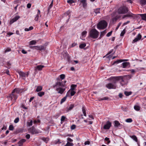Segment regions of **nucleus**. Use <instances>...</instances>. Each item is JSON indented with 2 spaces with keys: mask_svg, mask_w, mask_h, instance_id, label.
Returning a JSON list of instances; mask_svg holds the SVG:
<instances>
[{
  "mask_svg": "<svg viewBox=\"0 0 146 146\" xmlns=\"http://www.w3.org/2000/svg\"><path fill=\"white\" fill-rule=\"evenodd\" d=\"M129 63L128 62H124L122 63V66L123 68H125L129 66Z\"/></svg>",
  "mask_w": 146,
  "mask_h": 146,
  "instance_id": "17",
  "label": "nucleus"
},
{
  "mask_svg": "<svg viewBox=\"0 0 146 146\" xmlns=\"http://www.w3.org/2000/svg\"><path fill=\"white\" fill-rule=\"evenodd\" d=\"M122 61L121 60H118L116 61H115V62H114L113 63V65H114L115 64H118L119 63L121 62Z\"/></svg>",
  "mask_w": 146,
  "mask_h": 146,
  "instance_id": "39",
  "label": "nucleus"
},
{
  "mask_svg": "<svg viewBox=\"0 0 146 146\" xmlns=\"http://www.w3.org/2000/svg\"><path fill=\"white\" fill-rule=\"evenodd\" d=\"M125 121L127 123L131 122L133 120L131 118H128L126 119Z\"/></svg>",
  "mask_w": 146,
  "mask_h": 146,
  "instance_id": "45",
  "label": "nucleus"
},
{
  "mask_svg": "<svg viewBox=\"0 0 146 146\" xmlns=\"http://www.w3.org/2000/svg\"><path fill=\"white\" fill-rule=\"evenodd\" d=\"M33 123V121L32 120H31L30 122H27V125L29 126H30L32 125Z\"/></svg>",
  "mask_w": 146,
  "mask_h": 146,
  "instance_id": "38",
  "label": "nucleus"
},
{
  "mask_svg": "<svg viewBox=\"0 0 146 146\" xmlns=\"http://www.w3.org/2000/svg\"><path fill=\"white\" fill-rule=\"evenodd\" d=\"M70 92V94L71 96H72L74 95L75 94L76 92L73 90H71Z\"/></svg>",
  "mask_w": 146,
  "mask_h": 146,
  "instance_id": "44",
  "label": "nucleus"
},
{
  "mask_svg": "<svg viewBox=\"0 0 146 146\" xmlns=\"http://www.w3.org/2000/svg\"><path fill=\"white\" fill-rule=\"evenodd\" d=\"M40 121L39 119H37V120H35L34 121L33 123L34 124H36L37 123H40Z\"/></svg>",
  "mask_w": 146,
  "mask_h": 146,
  "instance_id": "49",
  "label": "nucleus"
},
{
  "mask_svg": "<svg viewBox=\"0 0 146 146\" xmlns=\"http://www.w3.org/2000/svg\"><path fill=\"white\" fill-rule=\"evenodd\" d=\"M121 109L124 111H126L127 110V108H123V107H121Z\"/></svg>",
  "mask_w": 146,
  "mask_h": 146,
  "instance_id": "64",
  "label": "nucleus"
},
{
  "mask_svg": "<svg viewBox=\"0 0 146 146\" xmlns=\"http://www.w3.org/2000/svg\"><path fill=\"white\" fill-rule=\"evenodd\" d=\"M19 121V117H17L15 119V120H14V122L15 123H17Z\"/></svg>",
  "mask_w": 146,
  "mask_h": 146,
  "instance_id": "52",
  "label": "nucleus"
},
{
  "mask_svg": "<svg viewBox=\"0 0 146 146\" xmlns=\"http://www.w3.org/2000/svg\"><path fill=\"white\" fill-rule=\"evenodd\" d=\"M74 144L73 143H70L68 141L67 143L65 145V146H73Z\"/></svg>",
  "mask_w": 146,
  "mask_h": 146,
  "instance_id": "35",
  "label": "nucleus"
},
{
  "mask_svg": "<svg viewBox=\"0 0 146 146\" xmlns=\"http://www.w3.org/2000/svg\"><path fill=\"white\" fill-rule=\"evenodd\" d=\"M54 88H56V90L57 92V93L60 94H62L65 91L66 88H63L64 87V84L63 83V82L59 78H56V81L52 86Z\"/></svg>",
  "mask_w": 146,
  "mask_h": 146,
  "instance_id": "1",
  "label": "nucleus"
},
{
  "mask_svg": "<svg viewBox=\"0 0 146 146\" xmlns=\"http://www.w3.org/2000/svg\"><path fill=\"white\" fill-rule=\"evenodd\" d=\"M26 141V140L25 139H22L18 142V144L19 146H22L23 144Z\"/></svg>",
  "mask_w": 146,
  "mask_h": 146,
  "instance_id": "15",
  "label": "nucleus"
},
{
  "mask_svg": "<svg viewBox=\"0 0 146 146\" xmlns=\"http://www.w3.org/2000/svg\"><path fill=\"white\" fill-rule=\"evenodd\" d=\"M7 67H6L8 68H11V64L9 62H7Z\"/></svg>",
  "mask_w": 146,
  "mask_h": 146,
  "instance_id": "41",
  "label": "nucleus"
},
{
  "mask_svg": "<svg viewBox=\"0 0 146 146\" xmlns=\"http://www.w3.org/2000/svg\"><path fill=\"white\" fill-rule=\"evenodd\" d=\"M99 32L95 29H92L89 33V36L90 37L95 39L97 38L99 36Z\"/></svg>",
  "mask_w": 146,
  "mask_h": 146,
  "instance_id": "3",
  "label": "nucleus"
},
{
  "mask_svg": "<svg viewBox=\"0 0 146 146\" xmlns=\"http://www.w3.org/2000/svg\"><path fill=\"white\" fill-rule=\"evenodd\" d=\"M134 14L131 13H129L127 15H124L123 17L122 18L124 19L126 17H133Z\"/></svg>",
  "mask_w": 146,
  "mask_h": 146,
  "instance_id": "12",
  "label": "nucleus"
},
{
  "mask_svg": "<svg viewBox=\"0 0 146 146\" xmlns=\"http://www.w3.org/2000/svg\"><path fill=\"white\" fill-rule=\"evenodd\" d=\"M30 47L33 49H36L37 50H39V46H31Z\"/></svg>",
  "mask_w": 146,
  "mask_h": 146,
  "instance_id": "26",
  "label": "nucleus"
},
{
  "mask_svg": "<svg viewBox=\"0 0 146 146\" xmlns=\"http://www.w3.org/2000/svg\"><path fill=\"white\" fill-rule=\"evenodd\" d=\"M11 50V49L10 48H7L5 50V52L6 53L7 52L10 51Z\"/></svg>",
  "mask_w": 146,
  "mask_h": 146,
  "instance_id": "59",
  "label": "nucleus"
},
{
  "mask_svg": "<svg viewBox=\"0 0 146 146\" xmlns=\"http://www.w3.org/2000/svg\"><path fill=\"white\" fill-rule=\"evenodd\" d=\"M76 126L75 125H72L71 127V129H75Z\"/></svg>",
  "mask_w": 146,
  "mask_h": 146,
  "instance_id": "60",
  "label": "nucleus"
},
{
  "mask_svg": "<svg viewBox=\"0 0 146 146\" xmlns=\"http://www.w3.org/2000/svg\"><path fill=\"white\" fill-rule=\"evenodd\" d=\"M70 13L71 12L70 11L68 10L64 13V15L65 16H68V17H69V18H70Z\"/></svg>",
  "mask_w": 146,
  "mask_h": 146,
  "instance_id": "29",
  "label": "nucleus"
},
{
  "mask_svg": "<svg viewBox=\"0 0 146 146\" xmlns=\"http://www.w3.org/2000/svg\"><path fill=\"white\" fill-rule=\"evenodd\" d=\"M18 73L20 76L23 78L25 77L26 76V74L22 72L19 71L18 72Z\"/></svg>",
  "mask_w": 146,
  "mask_h": 146,
  "instance_id": "20",
  "label": "nucleus"
},
{
  "mask_svg": "<svg viewBox=\"0 0 146 146\" xmlns=\"http://www.w3.org/2000/svg\"><path fill=\"white\" fill-rule=\"evenodd\" d=\"M134 109L137 111H139L140 110V107L137 105L135 106L134 107Z\"/></svg>",
  "mask_w": 146,
  "mask_h": 146,
  "instance_id": "30",
  "label": "nucleus"
},
{
  "mask_svg": "<svg viewBox=\"0 0 146 146\" xmlns=\"http://www.w3.org/2000/svg\"><path fill=\"white\" fill-rule=\"evenodd\" d=\"M13 92L17 94H19L21 92V90L19 88H15L13 91Z\"/></svg>",
  "mask_w": 146,
  "mask_h": 146,
  "instance_id": "18",
  "label": "nucleus"
},
{
  "mask_svg": "<svg viewBox=\"0 0 146 146\" xmlns=\"http://www.w3.org/2000/svg\"><path fill=\"white\" fill-rule=\"evenodd\" d=\"M107 25V23L105 21L102 20L98 24L97 27L99 29H104L106 27Z\"/></svg>",
  "mask_w": 146,
  "mask_h": 146,
  "instance_id": "4",
  "label": "nucleus"
},
{
  "mask_svg": "<svg viewBox=\"0 0 146 146\" xmlns=\"http://www.w3.org/2000/svg\"><path fill=\"white\" fill-rule=\"evenodd\" d=\"M87 33V32L86 31H83L82 33V36L84 37L86 36Z\"/></svg>",
  "mask_w": 146,
  "mask_h": 146,
  "instance_id": "43",
  "label": "nucleus"
},
{
  "mask_svg": "<svg viewBox=\"0 0 146 146\" xmlns=\"http://www.w3.org/2000/svg\"><path fill=\"white\" fill-rule=\"evenodd\" d=\"M82 111L84 116H86V109L84 106H82Z\"/></svg>",
  "mask_w": 146,
  "mask_h": 146,
  "instance_id": "23",
  "label": "nucleus"
},
{
  "mask_svg": "<svg viewBox=\"0 0 146 146\" xmlns=\"http://www.w3.org/2000/svg\"><path fill=\"white\" fill-rule=\"evenodd\" d=\"M74 107V104H71L70 106H68L66 108V111L68 112L71 110Z\"/></svg>",
  "mask_w": 146,
  "mask_h": 146,
  "instance_id": "13",
  "label": "nucleus"
},
{
  "mask_svg": "<svg viewBox=\"0 0 146 146\" xmlns=\"http://www.w3.org/2000/svg\"><path fill=\"white\" fill-rule=\"evenodd\" d=\"M20 107L21 108H22L25 109H27V108L25 107V105L22 104H21Z\"/></svg>",
  "mask_w": 146,
  "mask_h": 146,
  "instance_id": "48",
  "label": "nucleus"
},
{
  "mask_svg": "<svg viewBox=\"0 0 146 146\" xmlns=\"http://www.w3.org/2000/svg\"><path fill=\"white\" fill-rule=\"evenodd\" d=\"M128 8L125 6L120 7L117 10V13L119 14H125L128 12Z\"/></svg>",
  "mask_w": 146,
  "mask_h": 146,
  "instance_id": "5",
  "label": "nucleus"
},
{
  "mask_svg": "<svg viewBox=\"0 0 146 146\" xmlns=\"http://www.w3.org/2000/svg\"><path fill=\"white\" fill-rule=\"evenodd\" d=\"M111 125V123L109 121L106 122V124L104 125V128L106 129H109Z\"/></svg>",
  "mask_w": 146,
  "mask_h": 146,
  "instance_id": "9",
  "label": "nucleus"
},
{
  "mask_svg": "<svg viewBox=\"0 0 146 146\" xmlns=\"http://www.w3.org/2000/svg\"><path fill=\"white\" fill-rule=\"evenodd\" d=\"M18 96H17L14 92H12V93L9 95L7 98H9L11 100H12L13 98L15 100L17 98Z\"/></svg>",
  "mask_w": 146,
  "mask_h": 146,
  "instance_id": "8",
  "label": "nucleus"
},
{
  "mask_svg": "<svg viewBox=\"0 0 146 146\" xmlns=\"http://www.w3.org/2000/svg\"><path fill=\"white\" fill-rule=\"evenodd\" d=\"M90 142L89 141H86L85 142L84 144L85 145H88L90 144Z\"/></svg>",
  "mask_w": 146,
  "mask_h": 146,
  "instance_id": "61",
  "label": "nucleus"
},
{
  "mask_svg": "<svg viewBox=\"0 0 146 146\" xmlns=\"http://www.w3.org/2000/svg\"><path fill=\"white\" fill-rule=\"evenodd\" d=\"M113 82L112 83H108L106 85V87L109 89H115L116 88V83H114V81H115L114 77L113 78Z\"/></svg>",
  "mask_w": 146,
  "mask_h": 146,
  "instance_id": "6",
  "label": "nucleus"
},
{
  "mask_svg": "<svg viewBox=\"0 0 146 146\" xmlns=\"http://www.w3.org/2000/svg\"><path fill=\"white\" fill-rule=\"evenodd\" d=\"M100 9L99 8L96 9L94 10V12L96 14H98V13H100Z\"/></svg>",
  "mask_w": 146,
  "mask_h": 146,
  "instance_id": "46",
  "label": "nucleus"
},
{
  "mask_svg": "<svg viewBox=\"0 0 146 146\" xmlns=\"http://www.w3.org/2000/svg\"><path fill=\"white\" fill-rule=\"evenodd\" d=\"M124 94L126 96H128L130 95L131 94V92H127V91H125L124 92Z\"/></svg>",
  "mask_w": 146,
  "mask_h": 146,
  "instance_id": "40",
  "label": "nucleus"
},
{
  "mask_svg": "<svg viewBox=\"0 0 146 146\" xmlns=\"http://www.w3.org/2000/svg\"><path fill=\"white\" fill-rule=\"evenodd\" d=\"M44 94V92H39L38 93V95L39 97H42Z\"/></svg>",
  "mask_w": 146,
  "mask_h": 146,
  "instance_id": "32",
  "label": "nucleus"
},
{
  "mask_svg": "<svg viewBox=\"0 0 146 146\" xmlns=\"http://www.w3.org/2000/svg\"><path fill=\"white\" fill-rule=\"evenodd\" d=\"M70 91H69V90L67 93L66 96H65L66 97V98H67L68 97H69L70 96Z\"/></svg>",
  "mask_w": 146,
  "mask_h": 146,
  "instance_id": "50",
  "label": "nucleus"
},
{
  "mask_svg": "<svg viewBox=\"0 0 146 146\" xmlns=\"http://www.w3.org/2000/svg\"><path fill=\"white\" fill-rule=\"evenodd\" d=\"M121 23H119V24H118L117 26V27L116 28V30H117L118 28H119V27H120V26L121 25Z\"/></svg>",
  "mask_w": 146,
  "mask_h": 146,
  "instance_id": "63",
  "label": "nucleus"
},
{
  "mask_svg": "<svg viewBox=\"0 0 146 146\" xmlns=\"http://www.w3.org/2000/svg\"><path fill=\"white\" fill-rule=\"evenodd\" d=\"M60 78L61 79V80H63L65 78V75L64 74H62L60 76ZM60 80L61 79H60Z\"/></svg>",
  "mask_w": 146,
  "mask_h": 146,
  "instance_id": "42",
  "label": "nucleus"
},
{
  "mask_svg": "<svg viewBox=\"0 0 146 146\" xmlns=\"http://www.w3.org/2000/svg\"><path fill=\"white\" fill-rule=\"evenodd\" d=\"M141 19L143 20L146 21V13L140 15Z\"/></svg>",
  "mask_w": 146,
  "mask_h": 146,
  "instance_id": "21",
  "label": "nucleus"
},
{
  "mask_svg": "<svg viewBox=\"0 0 146 146\" xmlns=\"http://www.w3.org/2000/svg\"><path fill=\"white\" fill-rule=\"evenodd\" d=\"M117 18L116 17H115L112 19V21L113 22H116L117 21Z\"/></svg>",
  "mask_w": 146,
  "mask_h": 146,
  "instance_id": "57",
  "label": "nucleus"
},
{
  "mask_svg": "<svg viewBox=\"0 0 146 146\" xmlns=\"http://www.w3.org/2000/svg\"><path fill=\"white\" fill-rule=\"evenodd\" d=\"M81 3H82L83 7L84 8H85L86 7L87 3L86 0H81L80 1Z\"/></svg>",
  "mask_w": 146,
  "mask_h": 146,
  "instance_id": "16",
  "label": "nucleus"
},
{
  "mask_svg": "<svg viewBox=\"0 0 146 146\" xmlns=\"http://www.w3.org/2000/svg\"><path fill=\"white\" fill-rule=\"evenodd\" d=\"M141 35L139 33L136 36V37L133 40L132 43H133L140 40L141 38Z\"/></svg>",
  "mask_w": 146,
  "mask_h": 146,
  "instance_id": "10",
  "label": "nucleus"
},
{
  "mask_svg": "<svg viewBox=\"0 0 146 146\" xmlns=\"http://www.w3.org/2000/svg\"><path fill=\"white\" fill-rule=\"evenodd\" d=\"M29 133L33 135L38 134L39 133V131L38 130L36 129L34 126H33L31 127L29 129Z\"/></svg>",
  "mask_w": 146,
  "mask_h": 146,
  "instance_id": "7",
  "label": "nucleus"
},
{
  "mask_svg": "<svg viewBox=\"0 0 146 146\" xmlns=\"http://www.w3.org/2000/svg\"><path fill=\"white\" fill-rule=\"evenodd\" d=\"M109 97H104L103 98H101L99 99V101H101L103 100H108L109 99Z\"/></svg>",
  "mask_w": 146,
  "mask_h": 146,
  "instance_id": "34",
  "label": "nucleus"
},
{
  "mask_svg": "<svg viewBox=\"0 0 146 146\" xmlns=\"http://www.w3.org/2000/svg\"><path fill=\"white\" fill-rule=\"evenodd\" d=\"M44 67V65H40L37 66L35 68V70H42V68Z\"/></svg>",
  "mask_w": 146,
  "mask_h": 146,
  "instance_id": "14",
  "label": "nucleus"
},
{
  "mask_svg": "<svg viewBox=\"0 0 146 146\" xmlns=\"http://www.w3.org/2000/svg\"><path fill=\"white\" fill-rule=\"evenodd\" d=\"M86 46V44L85 43L79 45V47L81 48H83Z\"/></svg>",
  "mask_w": 146,
  "mask_h": 146,
  "instance_id": "36",
  "label": "nucleus"
},
{
  "mask_svg": "<svg viewBox=\"0 0 146 146\" xmlns=\"http://www.w3.org/2000/svg\"><path fill=\"white\" fill-rule=\"evenodd\" d=\"M140 3L142 5L146 4V0H141L140 1Z\"/></svg>",
  "mask_w": 146,
  "mask_h": 146,
  "instance_id": "33",
  "label": "nucleus"
},
{
  "mask_svg": "<svg viewBox=\"0 0 146 146\" xmlns=\"http://www.w3.org/2000/svg\"><path fill=\"white\" fill-rule=\"evenodd\" d=\"M77 44L75 43V42H74V43H73L71 46H69V47L71 48L72 47H73L74 46H76Z\"/></svg>",
  "mask_w": 146,
  "mask_h": 146,
  "instance_id": "53",
  "label": "nucleus"
},
{
  "mask_svg": "<svg viewBox=\"0 0 146 146\" xmlns=\"http://www.w3.org/2000/svg\"><path fill=\"white\" fill-rule=\"evenodd\" d=\"M25 137L27 139H29L30 138V135L29 134H27L26 135Z\"/></svg>",
  "mask_w": 146,
  "mask_h": 146,
  "instance_id": "62",
  "label": "nucleus"
},
{
  "mask_svg": "<svg viewBox=\"0 0 146 146\" xmlns=\"http://www.w3.org/2000/svg\"><path fill=\"white\" fill-rule=\"evenodd\" d=\"M130 137L132 139L134 140L136 142H137V138L136 136L135 135L130 136Z\"/></svg>",
  "mask_w": 146,
  "mask_h": 146,
  "instance_id": "27",
  "label": "nucleus"
},
{
  "mask_svg": "<svg viewBox=\"0 0 146 146\" xmlns=\"http://www.w3.org/2000/svg\"><path fill=\"white\" fill-rule=\"evenodd\" d=\"M67 2L68 3L71 4L72 3H74V1H73V0H68L67 1Z\"/></svg>",
  "mask_w": 146,
  "mask_h": 146,
  "instance_id": "51",
  "label": "nucleus"
},
{
  "mask_svg": "<svg viewBox=\"0 0 146 146\" xmlns=\"http://www.w3.org/2000/svg\"><path fill=\"white\" fill-rule=\"evenodd\" d=\"M77 87L76 85L72 84L71 86V88L69 90V91L73 90L76 88Z\"/></svg>",
  "mask_w": 146,
  "mask_h": 146,
  "instance_id": "24",
  "label": "nucleus"
},
{
  "mask_svg": "<svg viewBox=\"0 0 146 146\" xmlns=\"http://www.w3.org/2000/svg\"><path fill=\"white\" fill-rule=\"evenodd\" d=\"M66 118V117L64 116H62L61 117V121H64V120Z\"/></svg>",
  "mask_w": 146,
  "mask_h": 146,
  "instance_id": "56",
  "label": "nucleus"
},
{
  "mask_svg": "<svg viewBox=\"0 0 146 146\" xmlns=\"http://www.w3.org/2000/svg\"><path fill=\"white\" fill-rule=\"evenodd\" d=\"M125 33V30L124 29L123 31L121 32L120 34V36H123L124 35V34Z\"/></svg>",
  "mask_w": 146,
  "mask_h": 146,
  "instance_id": "55",
  "label": "nucleus"
},
{
  "mask_svg": "<svg viewBox=\"0 0 146 146\" xmlns=\"http://www.w3.org/2000/svg\"><path fill=\"white\" fill-rule=\"evenodd\" d=\"M114 126L115 127H118L121 125V124L120 123L117 121H115L114 122Z\"/></svg>",
  "mask_w": 146,
  "mask_h": 146,
  "instance_id": "19",
  "label": "nucleus"
},
{
  "mask_svg": "<svg viewBox=\"0 0 146 146\" xmlns=\"http://www.w3.org/2000/svg\"><path fill=\"white\" fill-rule=\"evenodd\" d=\"M112 32V31L110 32H109L107 34L106 36L107 37H109V36H110L111 35Z\"/></svg>",
  "mask_w": 146,
  "mask_h": 146,
  "instance_id": "54",
  "label": "nucleus"
},
{
  "mask_svg": "<svg viewBox=\"0 0 146 146\" xmlns=\"http://www.w3.org/2000/svg\"><path fill=\"white\" fill-rule=\"evenodd\" d=\"M106 33V30H104V31L101 32L99 38H101Z\"/></svg>",
  "mask_w": 146,
  "mask_h": 146,
  "instance_id": "25",
  "label": "nucleus"
},
{
  "mask_svg": "<svg viewBox=\"0 0 146 146\" xmlns=\"http://www.w3.org/2000/svg\"><path fill=\"white\" fill-rule=\"evenodd\" d=\"M39 50L42 51L46 50V47L44 46H39Z\"/></svg>",
  "mask_w": 146,
  "mask_h": 146,
  "instance_id": "22",
  "label": "nucleus"
},
{
  "mask_svg": "<svg viewBox=\"0 0 146 146\" xmlns=\"http://www.w3.org/2000/svg\"><path fill=\"white\" fill-rule=\"evenodd\" d=\"M39 17V15H37L35 17V20L36 21H38V20Z\"/></svg>",
  "mask_w": 146,
  "mask_h": 146,
  "instance_id": "58",
  "label": "nucleus"
},
{
  "mask_svg": "<svg viewBox=\"0 0 146 146\" xmlns=\"http://www.w3.org/2000/svg\"><path fill=\"white\" fill-rule=\"evenodd\" d=\"M20 18V16H16L10 20V24H11L14 22L17 21Z\"/></svg>",
  "mask_w": 146,
  "mask_h": 146,
  "instance_id": "11",
  "label": "nucleus"
},
{
  "mask_svg": "<svg viewBox=\"0 0 146 146\" xmlns=\"http://www.w3.org/2000/svg\"><path fill=\"white\" fill-rule=\"evenodd\" d=\"M14 129V127L12 125H9V129L10 130H13Z\"/></svg>",
  "mask_w": 146,
  "mask_h": 146,
  "instance_id": "47",
  "label": "nucleus"
},
{
  "mask_svg": "<svg viewBox=\"0 0 146 146\" xmlns=\"http://www.w3.org/2000/svg\"><path fill=\"white\" fill-rule=\"evenodd\" d=\"M36 43V42L35 40H32L29 42V45L35 44Z\"/></svg>",
  "mask_w": 146,
  "mask_h": 146,
  "instance_id": "31",
  "label": "nucleus"
},
{
  "mask_svg": "<svg viewBox=\"0 0 146 146\" xmlns=\"http://www.w3.org/2000/svg\"><path fill=\"white\" fill-rule=\"evenodd\" d=\"M42 88V87L41 86H39L37 87L36 89V91L37 92H39L41 91Z\"/></svg>",
  "mask_w": 146,
  "mask_h": 146,
  "instance_id": "28",
  "label": "nucleus"
},
{
  "mask_svg": "<svg viewBox=\"0 0 146 146\" xmlns=\"http://www.w3.org/2000/svg\"><path fill=\"white\" fill-rule=\"evenodd\" d=\"M66 98H66V97H64L62 99L60 102V104H62V103L64 102L66 100Z\"/></svg>",
  "mask_w": 146,
  "mask_h": 146,
  "instance_id": "37",
  "label": "nucleus"
},
{
  "mask_svg": "<svg viewBox=\"0 0 146 146\" xmlns=\"http://www.w3.org/2000/svg\"><path fill=\"white\" fill-rule=\"evenodd\" d=\"M115 81L114 83H117V81H119L122 86H123L126 84V81L125 77H122V76H118L114 77Z\"/></svg>",
  "mask_w": 146,
  "mask_h": 146,
  "instance_id": "2",
  "label": "nucleus"
}]
</instances>
